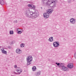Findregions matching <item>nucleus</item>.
Here are the masks:
<instances>
[{
    "label": "nucleus",
    "instance_id": "obj_8",
    "mask_svg": "<svg viewBox=\"0 0 76 76\" xmlns=\"http://www.w3.org/2000/svg\"><path fill=\"white\" fill-rule=\"evenodd\" d=\"M74 65L73 63H69L67 65V67L69 69H72Z\"/></svg>",
    "mask_w": 76,
    "mask_h": 76
},
{
    "label": "nucleus",
    "instance_id": "obj_9",
    "mask_svg": "<svg viewBox=\"0 0 76 76\" xmlns=\"http://www.w3.org/2000/svg\"><path fill=\"white\" fill-rule=\"evenodd\" d=\"M62 70L63 71H68L69 69L66 67L64 66H62Z\"/></svg>",
    "mask_w": 76,
    "mask_h": 76
},
{
    "label": "nucleus",
    "instance_id": "obj_10",
    "mask_svg": "<svg viewBox=\"0 0 76 76\" xmlns=\"http://www.w3.org/2000/svg\"><path fill=\"white\" fill-rule=\"evenodd\" d=\"M16 52L17 54H21L22 50L19 49H17L16 50Z\"/></svg>",
    "mask_w": 76,
    "mask_h": 76
},
{
    "label": "nucleus",
    "instance_id": "obj_25",
    "mask_svg": "<svg viewBox=\"0 0 76 76\" xmlns=\"http://www.w3.org/2000/svg\"><path fill=\"white\" fill-rule=\"evenodd\" d=\"M68 3H71V1L70 0L68 1Z\"/></svg>",
    "mask_w": 76,
    "mask_h": 76
},
{
    "label": "nucleus",
    "instance_id": "obj_4",
    "mask_svg": "<svg viewBox=\"0 0 76 76\" xmlns=\"http://www.w3.org/2000/svg\"><path fill=\"white\" fill-rule=\"evenodd\" d=\"M16 71L18 72L17 73L15 72H14V74H15V75H20L21 73L22 72V70L21 69H16Z\"/></svg>",
    "mask_w": 76,
    "mask_h": 76
},
{
    "label": "nucleus",
    "instance_id": "obj_30",
    "mask_svg": "<svg viewBox=\"0 0 76 76\" xmlns=\"http://www.w3.org/2000/svg\"><path fill=\"white\" fill-rule=\"evenodd\" d=\"M73 1H75V0H72Z\"/></svg>",
    "mask_w": 76,
    "mask_h": 76
},
{
    "label": "nucleus",
    "instance_id": "obj_31",
    "mask_svg": "<svg viewBox=\"0 0 76 76\" xmlns=\"http://www.w3.org/2000/svg\"><path fill=\"white\" fill-rule=\"evenodd\" d=\"M56 45H57V44H56Z\"/></svg>",
    "mask_w": 76,
    "mask_h": 76
},
{
    "label": "nucleus",
    "instance_id": "obj_22",
    "mask_svg": "<svg viewBox=\"0 0 76 76\" xmlns=\"http://www.w3.org/2000/svg\"><path fill=\"white\" fill-rule=\"evenodd\" d=\"M56 64H57V66H59L60 65V63H58L57 62H56Z\"/></svg>",
    "mask_w": 76,
    "mask_h": 76
},
{
    "label": "nucleus",
    "instance_id": "obj_5",
    "mask_svg": "<svg viewBox=\"0 0 76 76\" xmlns=\"http://www.w3.org/2000/svg\"><path fill=\"white\" fill-rule=\"evenodd\" d=\"M53 45L54 47H57L60 46V44L58 42H55L53 43Z\"/></svg>",
    "mask_w": 76,
    "mask_h": 76
},
{
    "label": "nucleus",
    "instance_id": "obj_15",
    "mask_svg": "<svg viewBox=\"0 0 76 76\" xmlns=\"http://www.w3.org/2000/svg\"><path fill=\"white\" fill-rule=\"evenodd\" d=\"M36 70H37V67H36V66H33L32 68V70L33 72H35V71H36Z\"/></svg>",
    "mask_w": 76,
    "mask_h": 76
},
{
    "label": "nucleus",
    "instance_id": "obj_14",
    "mask_svg": "<svg viewBox=\"0 0 76 76\" xmlns=\"http://www.w3.org/2000/svg\"><path fill=\"white\" fill-rule=\"evenodd\" d=\"M48 41L50 42H53V37H51L49 38Z\"/></svg>",
    "mask_w": 76,
    "mask_h": 76
},
{
    "label": "nucleus",
    "instance_id": "obj_21",
    "mask_svg": "<svg viewBox=\"0 0 76 76\" xmlns=\"http://www.w3.org/2000/svg\"><path fill=\"white\" fill-rule=\"evenodd\" d=\"M18 34H22V31H20H20H18Z\"/></svg>",
    "mask_w": 76,
    "mask_h": 76
},
{
    "label": "nucleus",
    "instance_id": "obj_6",
    "mask_svg": "<svg viewBox=\"0 0 76 76\" xmlns=\"http://www.w3.org/2000/svg\"><path fill=\"white\" fill-rule=\"evenodd\" d=\"M70 21L71 24H75L76 23V20L74 18H72L70 19Z\"/></svg>",
    "mask_w": 76,
    "mask_h": 76
},
{
    "label": "nucleus",
    "instance_id": "obj_3",
    "mask_svg": "<svg viewBox=\"0 0 76 76\" xmlns=\"http://www.w3.org/2000/svg\"><path fill=\"white\" fill-rule=\"evenodd\" d=\"M46 13H44L43 14V17L45 19H48L50 16V14H51L53 12V10H47Z\"/></svg>",
    "mask_w": 76,
    "mask_h": 76
},
{
    "label": "nucleus",
    "instance_id": "obj_26",
    "mask_svg": "<svg viewBox=\"0 0 76 76\" xmlns=\"http://www.w3.org/2000/svg\"><path fill=\"white\" fill-rule=\"evenodd\" d=\"M14 68H15V69H16V68H17V65H15L14 66Z\"/></svg>",
    "mask_w": 76,
    "mask_h": 76
},
{
    "label": "nucleus",
    "instance_id": "obj_17",
    "mask_svg": "<svg viewBox=\"0 0 76 76\" xmlns=\"http://www.w3.org/2000/svg\"><path fill=\"white\" fill-rule=\"evenodd\" d=\"M25 47V44L23 43H22L20 45V47L21 48H23Z\"/></svg>",
    "mask_w": 76,
    "mask_h": 76
},
{
    "label": "nucleus",
    "instance_id": "obj_16",
    "mask_svg": "<svg viewBox=\"0 0 76 76\" xmlns=\"http://www.w3.org/2000/svg\"><path fill=\"white\" fill-rule=\"evenodd\" d=\"M27 61V66H29V65H30V64H32V63L31 62V61Z\"/></svg>",
    "mask_w": 76,
    "mask_h": 76
},
{
    "label": "nucleus",
    "instance_id": "obj_27",
    "mask_svg": "<svg viewBox=\"0 0 76 76\" xmlns=\"http://www.w3.org/2000/svg\"><path fill=\"white\" fill-rule=\"evenodd\" d=\"M18 21L17 20H15L14 21V23H18Z\"/></svg>",
    "mask_w": 76,
    "mask_h": 76
},
{
    "label": "nucleus",
    "instance_id": "obj_20",
    "mask_svg": "<svg viewBox=\"0 0 76 76\" xmlns=\"http://www.w3.org/2000/svg\"><path fill=\"white\" fill-rule=\"evenodd\" d=\"M32 4H28V6L29 7H31Z\"/></svg>",
    "mask_w": 76,
    "mask_h": 76
},
{
    "label": "nucleus",
    "instance_id": "obj_24",
    "mask_svg": "<svg viewBox=\"0 0 76 76\" xmlns=\"http://www.w3.org/2000/svg\"><path fill=\"white\" fill-rule=\"evenodd\" d=\"M20 29H19V28H18V29H17V31L18 32H19V31H20Z\"/></svg>",
    "mask_w": 76,
    "mask_h": 76
},
{
    "label": "nucleus",
    "instance_id": "obj_29",
    "mask_svg": "<svg viewBox=\"0 0 76 76\" xmlns=\"http://www.w3.org/2000/svg\"><path fill=\"white\" fill-rule=\"evenodd\" d=\"M48 10H51V9H49Z\"/></svg>",
    "mask_w": 76,
    "mask_h": 76
},
{
    "label": "nucleus",
    "instance_id": "obj_2",
    "mask_svg": "<svg viewBox=\"0 0 76 76\" xmlns=\"http://www.w3.org/2000/svg\"><path fill=\"white\" fill-rule=\"evenodd\" d=\"M53 1L51 0H42L44 4H45L46 6L52 7L53 9L56 7L57 0H52Z\"/></svg>",
    "mask_w": 76,
    "mask_h": 76
},
{
    "label": "nucleus",
    "instance_id": "obj_28",
    "mask_svg": "<svg viewBox=\"0 0 76 76\" xmlns=\"http://www.w3.org/2000/svg\"><path fill=\"white\" fill-rule=\"evenodd\" d=\"M41 9H42V7H41Z\"/></svg>",
    "mask_w": 76,
    "mask_h": 76
},
{
    "label": "nucleus",
    "instance_id": "obj_13",
    "mask_svg": "<svg viewBox=\"0 0 76 76\" xmlns=\"http://www.w3.org/2000/svg\"><path fill=\"white\" fill-rule=\"evenodd\" d=\"M41 75V71H39L36 73V76H39Z\"/></svg>",
    "mask_w": 76,
    "mask_h": 76
},
{
    "label": "nucleus",
    "instance_id": "obj_23",
    "mask_svg": "<svg viewBox=\"0 0 76 76\" xmlns=\"http://www.w3.org/2000/svg\"><path fill=\"white\" fill-rule=\"evenodd\" d=\"M74 57L75 58H76V52L74 54Z\"/></svg>",
    "mask_w": 76,
    "mask_h": 76
},
{
    "label": "nucleus",
    "instance_id": "obj_18",
    "mask_svg": "<svg viewBox=\"0 0 76 76\" xmlns=\"http://www.w3.org/2000/svg\"><path fill=\"white\" fill-rule=\"evenodd\" d=\"M31 7L33 8L32 9H35V5H34L32 4V5H31Z\"/></svg>",
    "mask_w": 76,
    "mask_h": 76
},
{
    "label": "nucleus",
    "instance_id": "obj_19",
    "mask_svg": "<svg viewBox=\"0 0 76 76\" xmlns=\"http://www.w3.org/2000/svg\"><path fill=\"white\" fill-rule=\"evenodd\" d=\"M10 34H13V31H10Z\"/></svg>",
    "mask_w": 76,
    "mask_h": 76
},
{
    "label": "nucleus",
    "instance_id": "obj_12",
    "mask_svg": "<svg viewBox=\"0 0 76 76\" xmlns=\"http://www.w3.org/2000/svg\"><path fill=\"white\" fill-rule=\"evenodd\" d=\"M0 4L1 5H4V1L3 0H0Z\"/></svg>",
    "mask_w": 76,
    "mask_h": 76
},
{
    "label": "nucleus",
    "instance_id": "obj_11",
    "mask_svg": "<svg viewBox=\"0 0 76 76\" xmlns=\"http://www.w3.org/2000/svg\"><path fill=\"white\" fill-rule=\"evenodd\" d=\"M1 52L3 54H7V51L4 50V49H1Z\"/></svg>",
    "mask_w": 76,
    "mask_h": 76
},
{
    "label": "nucleus",
    "instance_id": "obj_7",
    "mask_svg": "<svg viewBox=\"0 0 76 76\" xmlns=\"http://www.w3.org/2000/svg\"><path fill=\"white\" fill-rule=\"evenodd\" d=\"M32 60V57L31 56H28L26 58V61H31Z\"/></svg>",
    "mask_w": 76,
    "mask_h": 76
},
{
    "label": "nucleus",
    "instance_id": "obj_1",
    "mask_svg": "<svg viewBox=\"0 0 76 76\" xmlns=\"http://www.w3.org/2000/svg\"><path fill=\"white\" fill-rule=\"evenodd\" d=\"M25 15L26 16L29 18L35 19L39 16V13L37 10H35L34 12L31 11L30 10H27L25 12Z\"/></svg>",
    "mask_w": 76,
    "mask_h": 76
}]
</instances>
